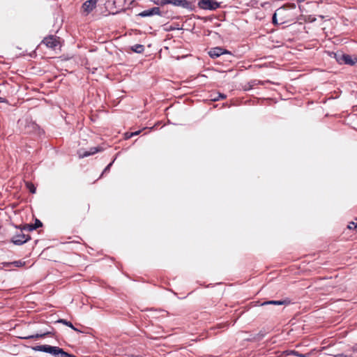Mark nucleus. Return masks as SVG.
Segmentation results:
<instances>
[{
	"label": "nucleus",
	"instance_id": "14",
	"mask_svg": "<svg viewBox=\"0 0 357 357\" xmlns=\"http://www.w3.org/2000/svg\"><path fill=\"white\" fill-rule=\"evenodd\" d=\"M48 334H50V332H46V333H41V334H35V335H29V336L24 337L23 338H24V339H36V338H40V337H45V336H46V335H47Z\"/></svg>",
	"mask_w": 357,
	"mask_h": 357
},
{
	"label": "nucleus",
	"instance_id": "8",
	"mask_svg": "<svg viewBox=\"0 0 357 357\" xmlns=\"http://www.w3.org/2000/svg\"><path fill=\"white\" fill-rule=\"evenodd\" d=\"M224 54H229V52L219 47L212 48L208 52V54L211 58H216Z\"/></svg>",
	"mask_w": 357,
	"mask_h": 357
},
{
	"label": "nucleus",
	"instance_id": "20",
	"mask_svg": "<svg viewBox=\"0 0 357 357\" xmlns=\"http://www.w3.org/2000/svg\"><path fill=\"white\" fill-rule=\"evenodd\" d=\"M34 225H26L24 226V229H27L28 231H33L36 229V228H33Z\"/></svg>",
	"mask_w": 357,
	"mask_h": 357
},
{
	"label": "nucleus",
	"instance_id": "17",
	"mask_svg": "<svg viewBox=\"0 0 357 357\" xmlns=\"http://www.w3.org/2000/svg\"><path fill=\"white\" fill-rule=\"evenodd\" d=\"M132 51H134L135 52L141 53L144 51V47L142 45H135L132 47Z\"/></svg>",
	"mask_w": 357,
	"mask_h": 357
},
{
	"label": "nucleus",
	"instance_id": "27",
	"mask_svg": "<svg viewBox=\"0 0 357 357\" xmlns=\"http://www.w3.org/2000/svg\"><path fill=\"white\" fill-rule=\"evenodd\" d=\"M347 357V356H346Z\"/></svg>",
	"mask_w": 357,
	"mask_h": 357
},
{
	"label": "nucleus",
	"instance_id": "4",
	"mask_svg": "<svg viewBox=\"0 0 357 357\" xmlns=\"http://www.w3.org/2000/svg\"><path fill=\"white\" fill-rule=\"evenodd\" d=\"M199 6L202 9L215 10L220 7V3L215 0H199Z\"/></svg>",
	"mask_w": 357,
	"mask_h": 357
},
{
	"label": "nucleus",
	"instance_id": "2",
	"mask_svg": "<svg viewBox=\"0 0 357 357\" xmlns=\"http://www.w3.org/2000/svg\"><path fill=\"white\" fill-rule=\"evenodd\" d=\"M33 350L43 351L45 353H48L54 356V357H76L73 355L69 354L68 353L64 351L62 349L58 347H52L50 345H38L33 347Z\"/></svg>",
	"mask_w": 357,
	"mask_h": 357
},
{
	"label": "nucleus",
	"instance_id": "1",
	"mask_svg": "<svg viewBox=\"0 0 357 357\" xmlns=\"http://www.w3.org/2000/svg\"><path fill=\"white\" fill-rule=\"evenodd\" d=\"M295 4L285 5L277 9L273 16V22L275 24H283L294 21L295 15L293 10Z\"/></svg>",
	"mask_w": 357,
	"mask_h": 357
},
{
	"label": "nucleus",
	"instance_id": "7",
	"mask_svg": "<svg viewBox=\"0 0 357 357\" xmlns=\"http://www.w3.org/2000/svg\"><path fill=\"white\" fill-rule=\"evenodd\" d=\"M98 1L88 0L83 3L82 9L85 15H87L96 8Z\"/></svg>",
	"mask_w": 357,
	"mask_h": 357
},
{
	"label": "nucleus",
	"instance_id": "5",
	"mask_svg": "<svg viewBox=\"0 0 357 357\" xmlns=\"http://www.w3.org/2000/svg\"><path fill=\"white\" fill-rule=\"evenodd\" d=\"M337 61L340 63H344V64H349V65H354L356 63H357V56L354 57V59L348 54H341L339 55H337L336 56Z\"/></svg>",
	"mask_w": 357,
	"mask_h": 357
},
{
	"label": "nucleus",
	"instance_id": "18",
	"mask_svg": "<svg viewBox=\"0 0 357 357\" xmlns=\"http://www.w3.org/2000/svg\"><path fill=\"white\" fill-rule=\"evenodd\" d=\"M26 186L29 189L30 192L33 194L36 192V188L32 183L26 182Z\"/></svg>",
	"mask_w": 357,
	"mask_h": 357
},
{
	"label": "nucleus",
	"instance_id": "6",
	"mask_svg": "<svg viewBox=\"0 0 357 357\" xmlns=\"http://www.w3.org/2000/svg\"><path fill=\"white\" fill-rule=\"evenodd\" d=\"M30 239V237L28 235H25L22 231H20V232L12 238V242L15 245H22L26 242H27Z\"/></svg>",
	"mask_w": 357,
	"mask_h": 357
},
{
	"label": "nucleus",
	"instance_id": "11",
	"mask_svg": "<svg viewBox=\"0 0 357 357\" xmlns=\"http://www.w3.org/2000/svg\"><path fill=\"white\" fill-rule=\"evenodd\" d=\"M132 0H114V3L119 7L123 8L126 6H128L132 3Z\"/></svg>",
	"mask_w": 357,
	"mask_h": 357
},
{
	"label": "nucleus",
	"instance_id": "3",
	"mask_svg": "<svg viewBox=\"0 0 357 357\" xmlns=\"http://www.w3.org/2000/svg\"><path fill=\"white\" fill-rule=\"evenodd\" d=\"M42 43L44 44L47 47L56 50L57 47H61L60 41L58 37L54 36H49L45 37Z\"/></svg>",
	"mask_w": 357,
	"mask_h": 357
},
{
	"label": "nucleus",
	"instance_id": "23",
	"mask_svg": "<svg viewBox=\"0 0 357 357\" xmlns=\"http://www.w3.org/2000/svg\"><path fill=\"white\" fill-rule=\"evenodd\" d=\"M356 227H357V222H349V224L348 225L349 229H353V228H356Z\"/></svg>",
	"mask_w": 357,
	"mask_h": 357
},
{
	"label": "nucleus",
	"instance_id": "25",
	"mask_svg": "<svg viewBox=\"0 0 357 357\" xmlns=\"http://www.w3.org/2000/svg\"><path fill=\"white\" fill-rule=\"evenodd\" d=\"M335 357H346L345 356H343L342 354H338L335 356Z\"/></svg>",
	"mask_w": 357,
	"mask_h": 357
},
{
	"label": "nucleus",
	"instance_id": "26",
	"mask_svg": "<svg viewBox=\"0 0 357 357\" xmlns=\"http://www.w3.org/2000/svg\"><path fill=\"white\" fill-rule=\"evenodd\" d=\"M298 2H303L305 0H297Z\"/></svg>",
	"mask_w": 357,
	"mask_h": 357
},
{
	"label": "nucleus",
	"instance_id": "13",
	"mask_svg": "<svg viewBox=\"0 0 357 357\" xmlns=\"http://www.w3.org/2000/svg\"><path fill=\"white\" fill-rule=\"evenodd\" d=\"M14 265L15 267H22L23 266H24L25 264V262L24 261H22L21 260H19V261H13V262H11V263H4L3 265L4 266H7L8 267L10 265Z\"/></svg>",
	"mask_w": 357,
	"mask_h": 357
},
{
	"label": "nucleus",
	"instance_id": "9",
	"mask_svg": "<svg viewBox=\"0 0 357 357\" xmlns=\"http://www.w3.org/2000/svg\"><path fill=\"white\" fill-rule=\"evenodd\" d=\"M154 15H160V10L158 7H154L149 10L142 11L139 14L142 17H149Z\"/></svg>",
	"mask_w": 357,
	"mask_h": 357
},
{
	"label": "nucleus",
	"instance_id": "16",
	"mask_svg": "<svg viewBox=\"0 0 357 357\" xmlns=\"http://www.w3.org/2000/svg\"><path fill=\"white\" fill-rule=\"evenodd\" d=\"M57 322L61 323V324H64V325L71 328L73 330H74L75 331H79L76 328H75L73 326V325L72 324V323L70 321H67L66 319H61L58 320Z\"/></svg>",
	"mask_w": 357,
	"mask_h": 357
},
{
	"label": "nucleus",
	"instance_id": "24",
	"mask_svg": "<svg viewBox=\"0 0 357 357\" xmlns=\"http://www.w3.org/2000/svg\"><path fill=\"white\" fill-rule=\"evenodd\" d=\"M140 132H141L140 130H138V131H136L135 132H132V133L130 134V135L128 137H130L132 136L137 135L139 134Z\"/></svg>",
	"mask_w": 357,
	"mask_h": 357
},
{
	"label": "nucleus",
	"instance_id": "21",
	"mask_svg": "<svg viewBox=\"0 0 357 357\" xmlns=\"http://www.w3.org/2000/svg\"><path fill=\"white\" fill-rule=\"evenodd\" d=\"M33 225L35 226V227H33V228L37 229L38 227H42L43 224H42V222L39 220L36 219V221H35V223Z\"/></svg>",
	"mask_w": 357,
	"mask_h": 357
},
{
	"label": "nucleus",
	"instance_id": "12",
	"mask_svg": "<svg viewBox=\"0 0 357 357\" xmlns=\"http://www.w3.org/2000/svg\"><path fill=\"white\" fill-rule=\"evenodd\" d=\"M98 151V148H91L90 149V151H85L83 153H79V156L82 158L87 157L89 155H93Z\"/></svg>",
	"mask_w": 357,
	"mask_h": 357
},
{
	"label": "nucleus",
	"instance_id": "22",
	"mask_svg": "<svg viewBox=\"0 0 357 357\" xmlns=\"http://www.w3.org/2000/svg\"><path fill=\"white\" fill-rule=\"evenodd\" d=\"M219 98H225L226 96L224 95V94H222V93H219L218 97L215 96L214 98H212L211 100H213V101H216V100H218L219 99Z\"/></svg>",
	"mask_w": 357,
	"mask_h": 357
},
{
	"label": "nucleus",
	"instance_id": "19",
	"mask_svg": "<svg viewBox=\"0 0 357 357\" xmlns=\"http://www.w3.org/2000/svg\"><path fill=\"white\" fill-rule=\"evenodd\" d=\"M153 2L155 4L159 6H165L167 4H169V1L167 0H153Z\"/></svg>",
	"mask_w": 357,
	"mask_h": 357
},
{
	"label": "nucleus",
	"instance_id": "15",
	"mask_svg": "<svg viewBox=\"0 0 357 357\" xmlns=\"http://www.w3.org/2000/svg\"><path fill=\"white\" fill-rule=\"evenodd\" d=\"M284 303H287V302L285 301H266V302H264L261 303V305H283Z\"/></svg>",
	"mask_w": 357,
	"mask_h": 357
},
{
	"label": "nucleus",
	"instance_id": "10",
	"mask_svg": "<svg viewBox=\"0 0 357 357\" xmlns=\"http://www.w3.org/2000/svg\"><path fill=\"white\" fill-rule=\"evenodd\" d=\"M169 4L183 8H187L188 6V2L187 0H171V1H169Z\"/></svg>",
	"mask_w": 357,
	"mask_h": 357
}]
</instances>
